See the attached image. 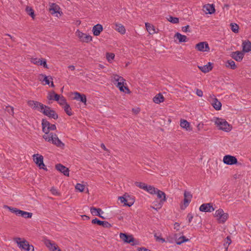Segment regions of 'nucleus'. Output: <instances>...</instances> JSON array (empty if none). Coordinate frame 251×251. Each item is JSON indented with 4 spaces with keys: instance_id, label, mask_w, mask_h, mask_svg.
<instances>
[{
    "instance_id": "obj_32",
    "label": "nucleus",
    "mask_w": 251,
    "mask_h": 251,
    "mask_svg": "<svg viewBox=\"0 0 251 251\" xmlns=\"http://www.w3.org/2000/svg\"><path fill=\"white\" fill-rule=\"evenodd\" d=\"M90 212L94 216H100V213H103L100 208L94 207H91L90 208Z\"/></svg>"
},
{
    "instance_id": "obj_23",
    "label": "nucleus",
    "mask_w": 251,
    "mask_h": 251,
    "mask_svg": "<svg viewBox=\"0 0 251 251\" xmlns=\"http://www.w3.org/2000/svg\"><path fill=\"white\" fill-rule=\"evenodd\" d=\"M103 30V26L100 24H97L93 27L92 31L94 36H99Z\"/></svg>"
},
{
    "instance_id": "obj_22",
    "label": "nucleus",
    "mask_w": 251,
    "mask_h": 251,
    "mask_svg": "<svg viewBox=\"0 0 251 251\" xmlns=\"http://www.w3.org/2000/svg\"><path fill=\"white\" fill-rule=\"evenodd\" d=\"M243 50L242 52H248L251 50V42L249 40H246L243 42L242 43Z\"/></svg>"
},
{
    "instance_id": "obj_48",
    "label": "nucleus",
    "mask_w": 251,
    "mask_h": 251,
    "mask_svg": "<svg viewBox=\"0 0 251 251\" xmlns=\"http://www.w3.org/2000/svg\"><path fill=\"white\" fill-rule=\"evenodd\" d=\"M76 190L80 192H82L84 190V185L80 183H77L75 186Z\"/></svg>"
},
{
    "instance_id": "obj_19",
    "label": "nucleus",
    "mask_w": 251,
    "mask_h": 251,
    "mask_svg": "<svg viewBox=\"0 0 251 251\" xmlns=\"http://www.w3.org/2000/svg\"><path fill=\"white\" fill-rule=\"evenodd\" d=\"M213 64H201V65H198V67L200 70L204 73H206L210 71L213 68Z\"/></svg>"
},
{
    "instance_id": "obj_42",
    "label": "nucleus",
    "mask_w": 251,
    "mask_h": 251,
    "mask_svg": "<svg viewBox=\"0 0 251 251\" xmlns=\"http://www.w3.org/2000/svg\"><path fill=\"white\" fill-rule=\"evenodd\" d=\"M4 208L9 209L11 212L15 213L17 216L19 211V209L16 208L12 207L11 206H9L6 205H4Z\"/></svg>"
},
{
    "instance_id": "obj_36",
    "label": "nucleus",
    "mask_w": 251,
    "mask_h": 251,
    "mask_svg": "<svg viewBox=\"0 0 251 251\" xmlns=\"http://www.w3.org/2000/svg\"><path fill=\"white\" fill-rule=\"evenodd\" d=\"M31 63H47V60L45 58H29Z\"/></svg>"
},
{
    "instance_id": "obj_20",
    "label": "nucleus",
    "mask_w": 251,
    "mask_h": 251,
    "mask_svg": "<svg viewBox=\"0 0 251 251\" xmlns=\"http://www.w3.org/2000/svg\"><path fill=\"white\" fill-rule=\"evenodd\" d=\"M55 169L63 173L64 175L68 176H69V169L61 164H57L55 165Z\"/></svg>"
},
{
    "instance_id": "obj_64",
    "label": "nucleus",
    "mask_w": 251,
    "mask_h": 251,
    "mask_svg": "<svg viewBox=\"0 0 251 251\" xmlns=\"http://www.w3.org/2000/svg\"><path fill=\"white\" fill-rule=\"evenodd\" d=\"M68 68L72 71H74L75 69V67L74 65H70L68 66Z\"/></svg>"
},
{
    "instance_id": "obj_27",
    "label": "nucleus",
    "mask_w": 251,
    "mask_h": 251,
    "mask_svg": "<svg viewBox=\"0 0 251 251\" xmlns=\"http://www.w3.org/2000/svg\"><path fill=\"white\" fill-rule=\"evenodd\" d=\"M125 196H126V199L128 203L126 204V206H127L128 207L132 205L135 201L134 198L133 196H130L128 194L126 193L124 195Z\"/></svg>"
},
{
    "instance_id": "obj_26",
    "label": "nucleus",
    "mask_w": 251,
    "mask_h": 251,
    "mask_svg": "<svg viewBox=\"0 0 251 251\" xmlns=\"http://www.w3.org/2000/svg\"><path fill=\"white\" fill-rule=\"evenodd\" d=\"M180 126L185 129L187 131H190L192 130V128H191L190 126V123L185 120H180Z\"/></svg>"
},
{
    "instance_id": "obj_4",
    "label": "nucleus",
    "mask_w": 251,
    "mask_h": 251,
    "mask_svg": "<svg viewBox=\"0 0 251 251\" xmlns=\"http://www.w3.org/2000/svg\"><path fill=\"white\" fill-rule=\"evenodd\" d=\"M42 131L45 133L44 135L49 136L50 134V130H55L56 129V126L54 124H50V123L45 119H43L42 120Z\"/></svg>"
},
{
    "instance_id": "obj_61",
    "label": "nucleus",
    "mask_w": 251,
    "mask_h": 251,
    "mask_svg": "<svg viewBox=\"0 0 251 251\" xmlns=\"http://www.w3.org/2000/svg\"><path fill=\"white\" fill-rule=\"evenodd\" d=\"M50 191H51L52 194L53 195H57L59 194V193H58V192L57 191V190L55 189L52 188Z\"/></svg>"
},
{
    "instance_id": "obj_60",
    "label": "nucleus",
    "mask_w": 251,
    "mask_h": 251,
    "mask_svg": "<svg viewBox=\"0 0 251 251\" xmlns=\"http://www.w3.org/2000/svg\"><path fill=\"white\" fill-rule=\"evenodd\" d=\"M154 237L156 238V240H157V241H160H160H162V242H165V239H164V238H160V237H158V236H157L156 235V234H155V235H154Z\"/></svg>"
},
{
    "instance_id": "obj_25",
    "label": "nucleus",
    "mask_w": 251,
    "mask_h": 251,
    "mask_svg": "<svg viewBox=\"0 0 251 251\" xmlns=\"http://www.w3.org/2000/svg\"><path fill=\"white\" fill-rule=\"evenodd\" d=\"M47 98L50 100H54L55 101H59L60 95L57 94H56L54 92V91H52V92L49 93Z\"/></svg>"
},
{
    "instance_id": "obj_34",
    "label": "nucleus",
    "mask_w": 251,
    "mask_h": 251,
    "mask_svg": "<svg viewBox=\"0 0 251 251\" xmlns=\"http://www.w3.org/2000/svg\"><path fill=\"white\" fill-rule=\"evenodd\" d=\"M59 9L60 7L57 5L55 4H53L51 7L50 8V10L52 14L57 13L60 14V12L59 11Z\"/></svg>"
},
{
    "instance_id": "obj_44",
    "label": "nucleus",
    "mask_w": 251,
    "mask_h": 251,
    "mask_svg": "<svg viewBox=\"0 0 251 251\" xmlns=\"http://www.w3.org/2000/svg\"><path fill=\"white\" fill-rule=\"evenodd\" d=\"M26 11L27 13V14L32 17V19H34V17L35 16L34 14V10L31 7L27 6L26 8Z\"/></svg>"
},
{
    "instance_id": "obj_53",
    "label": "nucleus",
    "mask_w": 251,
    "mask_h": 251,
    "mask_svg": "<svg viewBox=\"0 0 251 251\" xmlns=\"http://www.w3.org/2000/svg\"><path fill=\"white\" fill-rule=\"evenodd\" d=\"M41 76L44 78L43 81L45 82V84L50 85V81L47 76L44 75H41Z\"/></svg>"
},
{
    "instance_id": "obj_52",
    "label": "nucleus",
    "mask_w": 251,
    "mask_h": 251,
    "mask_svg": "<svg viewBox=\"0 0 251 251\" xmlns=\"http://www.w3.org/2000/svg\"><path fill=\"white\" fill-rule=\"evenodd\" d=\"M226 68H230L233 70L235 69L237 66L236 64H226Z\"/></svg>"
},
{
    "instance_id": "obj_35",
    "label": "nucleus",
    "mask_w": 251,
    "mask_h": 251,
    "mask_svg": "<svg viewBox=\"0 0 251 251\" xmlns=\"http://www.w3.org/2000/svg\"><path fill=\"white\" fill-rule=\"evenodd\" d=\"M157 188H156L152 186L147 185V189H146L145 191H146L147 192H148V193L151 195H154L155 194V192L157 191Z\"/></svg>"
},
{
    "instance_id": "obj_10",
    "label": "nucleus",
    "mask_w": 251,
    "mask_h": 251,
    "mask_svg": "<svg viewBox=\"0 0 251 251\" xmlns=\"http://www.w3.org/2000/svg\"><path fill=\"white\" fill-rule=\"evenodd\" d=\"M33 157L34 162L40 169L47 171V169L43 162V156L42 155L35 154L33 155Z\"/></svg>"
},
{
    "instance_id": "obj_54",
    "label": "nucleus",
    "mask_w": 251,
    "mask_h": 251,
    "mask_svg": "<svg viewBox=\"0 0 251 251\" xmlns=\"http://www.w3.org/2000/svg\"><path fill=\"white\" fill-rule=\"evenodd\" d=\"M189 27H190L189 25H187L185 26L182 27V30L184 32H190L191 31L190 30H189Z\"/></svg>"
},
{
    "instance_id": "obj_13",
    "label": "nucleus",
    "mask_w": 251,
    "mask_h": 251,
    "mask_svg": "<svg viewBox=\"0 0 251 251\" xmlns=\"http://www.w3.org/2000/svg\"><path fill=\"white\" fill-rule=\"evenodd\" d=\"M195 49L200 51H208L210 48L208 44L206 42H201L197 44L195 46Z\"/></svg>"
},
{
    "instance_id": "obj_40",
    "label": "nucleus",
    "mask_w": 251,
    "mask_h": 251,
    "mask_svg": "<svg viewBox=\"0 0 251 251\" xmlns=\"http://www.w3.org/2000/svg\"><path fill=\"white\" fill-rule=\"evenodd\" d=\"M231 30L235 33L239 32V26L235 23H231L230 25Z\"/></svg>"
},
{
    "instance_id": "obj_51",
    "label": "nucleus",
    "mask_w": 251,
    "mask_h": 251,
    "mask_svg": "<svg viewBox=\"0 0 251 251\" xmlns=\"http://www.w3.org/2000/svg\"><path fill=\"white\" fill-rule=\"evenodd\" d=\"M119 199L120 200L121 203H124V205L125 206L126 204L128 203L126 199V196H125L124 195L121 197H119Z\"/></svg>"
},
{
    "instance_id": "obj_2",
    "label": "nucleus",
    "mask_w": 251,
    "mask_h": 251,
    "mask_svg": "<svg viewBox=\"0 0 251 251\" xmlns=\"http://www.w3.org/2000/svg\"><path fill=\"white\" fill-rule=\"evenodd\" d=\"M215 124L219 129L226 132H229L232 129V126L224 119L216 118Z\"/></svg>"
},
{
    "instance_id": "obj_55",
    "label": "nucleus",
    "mask_w": 251,
    "mask_h": 251,
    "mask_svg": "<svg viewBox=\"0 0 251 251\" xmlns=\"http://www.w3.org/2000/svg\"><path fill=\"white\" fill-rule=\"evenodd\" d=\"M203 126L204 125L203 123H199L197 126L198 131H201L203 128Z\"/></svg>"
},
{
    "instance_id": "obj_45",
    "label": "nucleus",
    "mask_w": 251,
    "mask_h": 251,
    "mask_svg": "<svg viewBox=\"0 0 251 251\" xmlns=\"http://www.w3.org/2000/svg\"><path fill=\"white\" fill-rule=\"evenodd\" d=\"M115 54L111 52H106V58L108 62L111 61L114 58Z\"/></svg>"
},
{
    "instance_id": "obj_5",
    "label": "nucleus",
    "mask_w": 251,
    "mask_h": 251,
    "mask_svg": "<svg viewBox=\"0 0 251 251\" xmlns=\"http://www.w3.org/2000/svg\"><path fill=\"white\" fill-rule=\"evenodd\" d=\"M113 79L114 81L117 82V87L119 88V90L121 92H125V90L127 91V93H130V91L127 86L124 85V81L125 79L122 76H119L117 75H113Z\"/></svg>"
},
{
    "instance_id": "obj_11",
    "label": "nucleus",
    "mask_w": 251,
    "mask_h": 251,
    "mask_svg": "<svg viewBox=\"0 0 251 251\" xmlns=\"http://www.w3.org/2000/svg\"><path fill=\"white\" fill-rule=\"evenodd\" d=\"M223 162L225 164L228 165H233L238 164L237 159L233 156L226 155L224 157Z\"/></svg>"
},
{
    "instance_id": "obj_56",
    "label": "nucleus",
    "mask_w": 251,
    "mask_h": 251,
    "mask_svg": "<svg viewBox=\"0 0 251 251\" xmlns=\"http://www.w3.org/2000/svg\"><path fill=\"white\" fill-rule=\"evenodd\" d=\"M196 94L198 96L201 97L203 96L202 91L201 90L199 89H197Z\"/></svg>"
},
{
    "instance_id": "obj_41",
    "label": "nucleus",
    "mask_w": 251,
    "mask_h": 251,
    "mask_svg": "<svg viewBox=\"0 0 251 251\" xmlns=\"http://www.w3.org/2000/svg\"><path fill=\"white\" fill-rule=\"evenodd\" d=\"M190 202V201L184 197L183 204L180 205V209L184 210L189 205Z\"/></svg>"
},
{
    "instance_id": "obj_1",
    "label": "nucleus",
    "mask_w": 251,
    "mask_h": 251,
    "mask_svg": "<svg viewBox=\"0 0 251 251\" xmlns=\"http://www.w3.org/2000/svg\"><path fill=\"white\" fill-rule=\"evenodd\" d=\"M43 138L47 142H51L57 147L63 149L65 146L64 144L58 138L56 134L50 132L49 136L44 135Z\"/></svg>"
},
{
    "instance_id": "obj_16",
    "label": "nucleus",
    "mask_w": 251,
    "mask_h": 251,
    "mask_svg": "<svg viewBox=\"0 0 251 251\" xmlns=\"http://www.w3.org/2000/svg\"><path fill=\"white\" fill-rule=\"evenodd\" d=\"M92 223L93 224H96L99 226H102V227L105 228H110L112 226V225L109 223L108 222L105 221H100L96 218L92 220Z\"/></svg>"
},
{
    "instance_id": "obj_39",
    "label": "nucleus",
    "mask_w": 251,
    "mask_h": 251,
    "mask_svg": "<svg viewBox=\"0 0 251 251\" xmlns=\"http://www.w3.org/2000/svg\"><path fill=\"white\" fill-rule=\"evenodd\" d=\"M188 241L189 239L186 238V237L184 236H182L177 239L176 241V243L177 245H181V244Z\"/></svg>"
},
{
    "instance_id": "obj_24",
    "label": "nucleus",
    "mask_w": 251,
    "mask_h": 251,
    "mask_svg": "<svg viewBox=\"0 0 251 251\" xmlns=\"http://www.w3.org/2000/svg\"><path fill=\"white\" fill-rule=\"evenodd\" d=\"M203 10L208 14H213L215 12V6L214 4H207L203 6Z\"/></svg>"
},
{
    "instance_id": "obj_62",
    "label": "nucleus",
    "mask_w": 251,
    "mask_h": 251,
    "mask_svg": "<svg viewBox=\"0 0 251 251\" xmlns=\"http://www.w3.org/2000/svg\"><path fill=\"white\" fill-rule=\"evenodd\" d=\"M226 244H227V246H229V245H230L231 243V239H230V238L229 236H227L226 238Z\"/></svg>"
},
{
    "instance_id": "obj_43",
    "label": "nucleus",
    "mask_w": 251,
    "mask_h": 251,
    "mask_svg": "<svg viewBox=\"0 0 251 251\" xmlns=\"http://www.w3.org/2000/svg\"><path fill=\"white\" fill-rule=\"evenodd\" d=\"M135 185L139 187L141 189H142L144 190H146V189H147V184H146L145 183L141 182H135Z\"/></svg>"
},
{
    "instance_id": "obj_33",
    "label": "nucleus",
    "mask_w": 251,
    "mask_h": 251,
    "mask_svg": "<svg viewBox=\"0 0 251 251\" xmlns=\"http://www.w3.org/2000/svg\"><path fill=\"white\" fill-rule=\"evenodd\" d=\"M212 106L216 110H219L221 109L222 103L217 99H215Z\"/></svg>"
},
{
    "instance_id": "obj_28",
    "label": "nucleus",
    "mask_w": 251,
    "mask_h": 251,
    "mask_svg": "<svg viewBox=\"0 0 251 251\" xmlns=\"http://www.w3.org/2000/svg\"><path fill=\"white\" fill-rule=\"evenodd\" d=\"M17 216H21L25 218H30L32 216V213L19 209Z\"/></svg>"
},
{
    "instance_id": "obj_8",
    "label": "nucleus",
    "mask_w": 251,
    "mask_h": 251,
    "mask_svg": "<svg viewBox=\"0 0 251 251\" xmlns=\"http://www.w3.org/2000/svg\"><path fill=\"white\" fill-rule=\"evenodd\" d=\"M120 238L125 243L131 244L132 246L138 245L139 242L135 241L132 235H128L125 233H120Z\"/></svg>"
},
{
    "instance_id": "obj_7",
    "label": "nucleus",
    "mask_w": 251,
    "mask_h": 251,
    "mask_svg": "<svg viewBox=\"0 0 251 251\" xmlns=\"http://www.w3.org/2000/svg\"><path fill=\"white\" fill-rule=\"evenodd\" d=\"M40 112L50 118L56 120L58 118V115L56 112L54 110L51 109V108L48 106L44 105V108L40 110Z\"/></svg>"
},
{
    "instance_id": "obj_63",
    "label": "nucleus",
    "mask_w": 251,
    "mask_h": 251,
    "mask_svg": "<svg viewBox=\"0 0 251 251\" xmlns=\"http://www.w3.org/2000/svg\"><path fill=\"white\" fill-rule=\"evenodd\" d=\"M82 218L83 220H88L90 219V217L89 216L85 215H82Z\"/></svg>"
},
{
    "instance_id": "obj_21",
    "label": "nucleus",
    "mask_w": 251,
    "mask_h": 251,
    "mask_svg": "<svg viewBox=\"0 0 251 251\" xmlns=\"http://www.w3.org/2000/svg\"><path fill=\"white\" fill-rule=\"evenodd\" d=\"M244 53L242 51H236L232 53V57L237 62L241 61L243 57Z\"/></svg>"
},
{
    "instance_id": "obj_46",
    "label": "nucleus",
    "mask_w": 251,
    "mask_h": 251,
    "mask_svg": "<svg viewBox=\"0 0 251 251\" xmlns=\"http://www.w3.org/2000/svg\"><path fill=\"white\" fill-rule=\"evenodd\" d=\"M5 110L10 115H14V107L9 105L6 106Z\"/></svg>"
},
{
    "instance_id": "obj_37",
    "label": "nucleus",
    "mask_w": 251,
    "mask_h": 251,
    "mask_svg": "<svg viewBox=\"0 0 251 251\" xmlns=\"http://www.w3.org/2000/svg\"><path fill=\"white\" fill-rule=\"evenodd\" d=\"M145 25L147 30L150 34H153L155 32L154 27L152 25L148 23H146Z\"/></svg>"
},
{
    "instance_id": "obj_15",
    "label": "nucleus",
    "mask_w": 251,
    "mask_h": 251,
    "mask_svg": "<svg viewBox=\"0 0 251 251\" xmlns=\"http://www.w3.org/2000/svg\"><path fill=\"white\" fill-rule=\"evenodd\" d=\"M45 244L50 251H61L58 246L54 242H51L50 240H46Z\"/></svg>"
},
{
    "instance_id": "obj_29",
    "label": "nucleus",
    "mask_w": 251,
    "mask_h": 251,
    "mask_svg": "<svg viewBox=\"0 0 251 251\" xmlns=\"http://www.w3.org/2000/svg\"><path fill=\"white\" fill-rule=\"evenodd\" d=\"M175 37H176L180 43L186 42L188 41V38L186 36L182 35L178 32L175 34Z\"/></svg>"
},
{
    "instance_id": "obj_14",
    "label": "nucleus",
    "mask_w": 251,
    "mask_h": 251,
    "mask_svg": "<svg viewBox=\"0 0 251 251\" xmlns=\"http://www.w3.org/2000/svg\"><path fill=\"white\" fill-rule=\"evenodd\" d=\"M199 210L201 212H211L214 211L215 208L213 207L211 203H206L201 204L199 208Z\"/></svg>"
},
{
    "instance_id": "obj_9",
    "label": "nucleus",
    "mask_w": 251,
    "mask_h": 251,
    "mask_svg": "<svg viewBox=\"0 0 251 251\" xmlns=\"http://www.w3.org/2000/svg\"><path fill=\"white\" fill-rule=\"evenodd\" d=\"M215 216L217 218V221L219 223H224L227 220L228 214L220 208L215 211Z\"/></svg>"
},
{
    "instance_id": "obj_59",
    "label": "nucleus",
    "mask_w": 251,
    "mask_h": 251,
    "mask_svg": "<svg viewBox=\"0 0 251 251\" xmlns=\"http://www.w3.org/2000/svg\"><path fill=\"white\" fill-rule=\"evenodd\" d=\"M137 250L138 251H151L150 250L144 247L138 248Z\"/></svg>"
},
{
    "instance_id": "obj_3",
    "label": "nucleus",
    "mask_w": 251,
    "mask_h": 251,
    "mask_svg": "<svg viewBox=\"0 0 251 251\" xmlns=\"http://www.w3.org/2000/svg\"><path fill=\"white\" fill-rule=\"evenodd\" d=\"M20 240V238L17 237L14 239V241L18 244L19 248L26 251H34V247L30 245L28 241L25 240Z\"/></svg>"
},
{
    "instance_id": "obj_17",
    "label": "nucleus",
    "mask_w": 251,
    "mask_h": 251,
    "mask_svg": "<svg viewBox=\"0 0 251 251\" xmlns=\"http://www.w3.org/2000/svg\"><path fill=\"white\" fill-rule=\"evenodd\" d=\"M77 36L80 41L83 42L88 43L92 40V37L91 35H87L77 30Z\"/></svg>"
},
{
    "instance_id": "obj_49",
    "label": "nucleus",
    "mask_w": 251,
    "mask_h": 251,
    "mask_svg": "<svg viewBox=\"0 0 251 251\" xmlns=\"http://www.w3.org/2000/svg\"><path fill=\"white\" fill-rule=\"evenodd\" d=\"M57 101L60 105H65L66 104H68L66 102V100L63 96H62L61 97H60L59 100Z\"/></svg>"
},
{
    "instance_id": "obj_50",
    "label": "nucleus",
    "mask_w": 251,
    "mask_h": 251,
    "mask_svg": "<svg viewBox=\"0 0 251 251\" xmlns=\"http://www.w3.org/2000/svg\"><path fill=\"white\" fill-rule=\"evenodd\" d=\"M184 197L189 201H191L192 198V195L191 192L188 191H185L184 193Z\"/></svg>"
},
{
    "instance_id": "obj_12",
    "label": "nucleus",
    "mask_w": 251,
    "mask_h": 251,
    "mask_svg": "<svg viewBox=\"0 0 251 251\" xmlns=\"http://www.w3.org/2000/svg\"><path fill=\"white\" fill-rule=\"evenodd\" d=\"M27 104L33 109H37L39 111L44 108V105L37 101L30 100L27 101Z\"/></svg>"
},
{
    "instance_id": "obj_47",
    "label": "nucleus",
    "mask_w": 251,
    "mask_h": 251,
    "mask_svg": "<svg viewBox=\"0 0 251 251\" xmlns=\"http://www.w3.org/2000/svg\"><path fill=\"white\" fill-rule=\"evenodd\" d=\"M168 20L172 23L177 24L179 22V19L178 18L174 17L171 16H169Z\"/></svg>"
},
{
    "instance_id": "obj_31",
    "label": "nucleus",
    "mask_w": 251,
    "mask_h": 251,
    "mask_svg": "<svg viewBox=\"0 0 251 251\" xmlns=\"http://www.w3.org/2000/svg\"><path fill=\"white\" fill-rule=\"evenodd\" d=\"M164 100V98L161 93L157 94L153 99V102L157 104L163 102Z\"/></svg>"
},
{
    "instance_id": "obj_6",
    "label": "nucleus",
    "mask_w": 251,
    "mask_h": 251,
    "mask_svg": "<svg viewBox=\"0 0 251 251\" xmlns=\"http://www.w3.org/2000/svg\"><path fill=\"white\" fill-rule=\"evenodd\" d=\"M155 194L157 195V197L159 199H160V201L157 202V203L155 204V206L156 208H155L153 206H151V208L157 210V209H160L162 207L163 203L166 201L167 199L166 197V194L159 189L157 190Z\"/></svg>"
},
{
    "instance_id": "obj_30",
    "label": "nucleus",
    "mask_w": 251,
    "mask_h": 251,
    "mask_svg": "<svg viewBox=\"0 0 251 251\" xmlns=\"http://www.w3.org/2000/svg\"><path fill=\"white\" fill-rule=\"evenodd\" d=\"M116 27L115 30L122 34H124L126 33V29L124 25L121 24L115 23L114 24Z\"/></svg>"
},
{
    "instance_id": "obj_38",
    "label": "nucleus",
    "mask_w": 251,
    "mask_h": 251,
    "mask_svg": "<svg viewBox=\"0 0 251 251\" xmlns=\"http://www.w3.org/2000/svg\"><path fill=\"white\" fill-rule=\"evenodd\" d=\"M64 110L65 111L66 113L69 116H72L73 115V113L72 112V109L69 104H66L64 105Z\"/></svg>"
},
{
    "instance_id": "obj_58",
    "label": "nucleus",
    "mask_w": 251,
    "mask_h": 251,
    "mask_svg": "<svg viewBox=\"0 0 251 251\" xmlns=\"http://www.w3.org/2000/svg\"><path fill=\"white\" fill-rule=\"evenodd\" d=\"M180 226V224L176 222L174 224V229L176 230H179V227Z\"/></svg>"
},
{
    "instance_id": "obj_18",
    "label": "nucleus",
    "mask_w": 251,
    "mask_h": 251,
    "mask_svg": "<svg viewBox=\"0 0 251 251\" xmlns=\"http://www.w3.org/2000/svg\"><path fill=\"white\" fill-rule=\"evenodd\" d=\"M74 95V99L81 101L86 104L87 99L86 96L84 94H81L79 92H75L73 93Z\"/></svg>"
},
{
    "instance_id": "obj_57",
    "label": "nucleus",
    "mask_w": 251,
    "mask_h": 251,
    "mask_svg": "<svg viewBox=\"0 0 251 251\" xmlns=\"http://www.w3.org/2000/svg\"><path fill=\"white\" fill-rule=\"evenodd\" d=\"M189 223H190L193 218V215L191 213H188L187 215Z\"/></svg>"
}]
</instances>
